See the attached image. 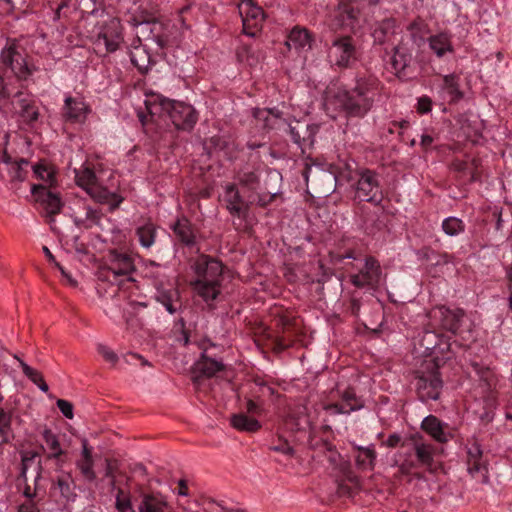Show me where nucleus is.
Masks as SVG:
<instances>
[{"label":"nucleus","mask_w":512,"mask_h":512,"mask_svg":"<svg viewBox=\"0 0 512 512\" xmlns=\"http://www.w3.org/2000/svg\"><path fill=\"white\" fill-rule=\"evenodd\" d=\"M379 87L380 82L374 76L358 77L351 91L332 84L325 92V109L328 113L342 111L348 116L362 117L372 107Z\"/></svg>","instance_id":"obj_1"},{"label":"nucleus","mask_w":512,"mask_h":512,"mask_svg":"<svg viewBox=\"0 0 512 512\" xmlns=\"http://www.w3.org/2000/svg\"><path fill=\"white\" fill-rule=\"evenodd\" d=\"M144 103L151 118L167 116L177 129L190 130L197 122V113L190 104L172 101L155 93L146 95Z\"/></svg>","instance_id":"obj_2"},{"label":"nucleus","mask_w":512,"mask_h":512,"mask_svg":"<svg viewBox=\"0 0 512 512\" xmlns=\"http://www.w3.org/2000/svg\"><path fill=\"white\" fill-rule=\"evenodd\" d=\"M196 279L192 282L194 291L206 302L217 298L222 280V264L213 258L201 255L193 265Z\"/></svg>","instance_id":"obj_3"},{"label":"nucleus","mask_w":512,"mask_h":512,"mask_svg":"<svg viewBox=\"0 0 512 512\" xmlns=\"http://www.w3.org/2000/svg\"><path fill=\"white\" fill-rule=\"evenodd\" d=\"M94 49L99 54L113 53L123 43L122 25L119 19L108 17L97 23L90 34Z\"/></svg>","instance_id":"obj_4"},{"label":"nucleus","mask_w":512,"mask_h":512,"mask_svg":"<svg viewBox=\"0 0 512 512\" xmlns=\"http://www.w3.org/2000/svg\"><path fill=\"white\" fill-rule=\"evenodd\" d=\"M76 184L85 190L93 199L101 203L115 202L119 204L122 199L118 198L116 194L109 192L100 183L95 173L86 166L80 169H75Z\"/></svg>","instance_id":"obj_5"},{"label":"nucleus","mask_w":512,"mask_h":512,"mask_svg":"<svg viewBox=\"0 0 512 512\" xmlns=\"http://www.w3.org/2000/svg\"><path fill=\"white\" fill-rule=\"evenodd\" d=\"M419 345L423 349V353L434 356V366L436 367H439L444 360H449L452 357L449 339L435 331H425L421 336Z\"/></svg>","instance_id":"obj_6"},{"label":"nucleus","mask_w":512,"mask_h":512,"mask_svg":"<svg viewBox=\"0 0 512 512\" xmlns=\"http://www.w3.org/2000/svg\"><path fill=\"white\" fill-rule=\"evenodd\" d=\"M355 196L360 201L380 203L382 193L375 172L363 169L356 173Z\"/></svg>","instance_id":"obj_7"},{"label":"nucleus","mask_w":512,"mask_h":512,"mask_svg":"<svg viewBox=\"0 0 512 512\" xmlns=\"http://www.w3.org/2000/svg\"><path fill=\"white\" fill-rule=\"evenodd\" d=\"M351 283L357 288L375 289L382 283V272L379 262L367 257L358 273L350 275Z\"/></svg>","instance_id":"obj_8"},{"label":"nucleus","mask_w":512,"mask_h":512,"mask_svg":"<svg viewBox=\"0 0 512 512\" xmlns=\"http://www.w3.org/2000/svg\"><path fill=\"white\" fill-rule=\"evenodd\" d=\"M328 57L331 63L339 67L350 66L357 59V50L352 38H335L329 48Z\"/></svg>","instance_id":"obj_9"},{"label":"nucleus","mask_w":512,"mask_h":512,"mask_svg":"<svg viewBox=\"0 0 512 512\" xmlns=\"http://www.w3.org/2000/svg\"><path fill=\"white\" fill-rule=\"evenodd\" d=\"M361 2L375 3L373 0ZM360 21V1L342 0L334 14V26L354 29Z\"/></svg>","instance_id":"obj_10"},{"label":"nucleus","mask_w":512,"mask_h":512,"mask_svg":"<svg viewBox=\"0 0 512 512\" xmlns=\"http://www.w3.org/2000/svg\"><path fill=\"white\" fill-rule=\"evenodd\" d=\"M238 10L242 18L244 33L254 37L264 21L262 8L252 0H244L239 4Z\"/></svg>","instance_id":"obj_11"},{"label":"nucleus","mask_w":512,"mask_h":512,"mask_svg":"<svg viewBox=\"0 0 512 512\" xmlns=\"http://www.w3.org/2000/svg\"><path fill=\"white\" fill-rule=\"evenodd\" d=\"M430 317L444 330L456 334L463 322L464 311L440 306L431 310Z\"/></svg>","instance_id":"obj_12"},{"label":"nucleus","mask_w":512,"mask_h":512,"mask_svg":"<svg viewBox=\"0 0 512 512\" xmlns=\"http://www.w3.org/2000/svg\"><path fill=\"white\" fill-rule=\"evenodd\" d=\"M31 192L35 197V200L43 206L47 217H49V223L51 224L52 229L55 230L56 228L53 226V217L61 210L62 202L60 197L58 194L48 190L44 185H33Z\"/></svg>","instance_id":"obj_13"},{"label":"nucleus","mask_w":512,"mask_h":512,"mask_svg":"<svg viewBox=\"0 0 512 512\" xmlns=\"http://www.w3.org/2000/svg\"><path fill=\"white\" fill-rule=\"evenodd\" d=\"M1 59L3 64L9 67L17 77L22 78L29 74L25 57L15 42L8 43L2 50Z\"/></svg>","instance_id":"obj_14"},{"label":"nucleus","mask_w":512,"mask_h":512,"mask_svg":"<svg viewBox=\"0 0 512 512\" xmlns=\"http://www.w3.org/2000/svg\"><path fill=\"white\" fill-rule=\"evenodd\" d=\"M416 387L422 401L437 400L442 388L438 371L433 369L428 374L420 375L417 378Z\"/></svg>","instance_id":"obj_15"},{"label":"nucleus","mask_w":512,"mask_h":512,"mask_svg":"<svg viewBox=\"0 0 512 512\" xmlns=\"http://www.w3.org/2000/svg\"><path fill=\"white\" fill-rule=\"evenodd\" d=\"M467 470L478 481L482 483L488 481L486 465L483 461V451L476 441L469 443L467 447Z\"/></svg>","instance_id":"obj_16"},{"label":"nucleus","mask_w":512,"mask_h":512,"mask_svg":"<svg viewBox=\"0 0 512 512\" xmlns=\"http://www.w3.org/2000/svg\"><path fill=\"white\" fill-rule=\"evenodd\" d=\"M28 165V161L21 159L12 161L5 150H0V179L3 181H22L25 177L23 167Z\"/></svg>","instance_id":"obj_17"},{"label":"nucleus","mask_w":512,"mask_h":512,"mask_svg":"<svg viewBox=\"0 0 512 512\" xmlns=\"http://www.w3.org/2000/svg\"><path fill=\"white\" fill-rule=\"evenodd\" d=\"M156 294L155 299L159 302L168 313H176L180 307V293L174 284H170L169 287H165L162 280H156L155 283Z\"/></svg>","instance_id":"obj_18"},{"label":"nucleus","mask_w":512,"mask_h":512,"mask_svg":"<svg viewBox=\"0 0 512 512\" xmlns=\"http://www.w3.org/2000/svg\"><path fill=\"white\" fill-rule=\"evenodd\" d=\"M89 113L90 107L82 97L67 96L65 98L63 116L67 121L73 123H84Z\"/></svg>","instance_id":"obj_19"},{"label":"nucleus","mask_w":512,"mask_h":512,"mask_svg":"<svg viewBox=\"0 0 512 512\" xmlns=\"http://www.w3.org/2000/svg\"><path fill=\"white\" fill-rule=\"evenodd\" d=\"M71 211V218L79 228L89 229L99 224L100 213L81 201L75 203Z\"/></svg>","instance_id":"obj_20"},{"label":"nucleus","mask_w":512,"mask_h":512,"mask_svg":"<svg viewBox=\"0 0 512 512\" xmlns=\"http://www.w3.org/2000/svg\"><path fill=\"white\" fill-rule=\"evenodd\" d=\"M134 270V263L132 258L124 253H119L113 251L109 255V264H108V279L112 281L116 280L118 276L129 275Z\"/></svg>","instance_id":"obj_21"},{"label":"nucleus","mask_w":512,"mask_h":512,"mask_svg":"<svg viewBox=\"0 0 512 512\" xmlns=\"http://www.w3.org/2000/svg\"><path fill=\"white\" fill-rule=\"evenodd\" d=\"M93 447L88 444L87 439L81 440V452L75 465L85 480L92 482L96 479L94 471Z\"/></svg>","instance_id":"obj_22"},{"label":"nucleus","mask_w":512,"mask_h":512,"mask_svg":"<svg viewBox=\"0 0 512 512\" xmlns=\"http://www.w3.org/2000/svg\"><path fill=\"white\" fill-rule=\"evenodd\" d=\"M421 428L437 442L445 443L451 438V434L447 431V424L434 415L426 416L422 420Z\"/></svg>","instance_id":"obj_23"},{"label":"nucleus","mask_w":512,"mask_h":512,"mask_svg":"<svg viewBox=\"0 0 512 512\" xmlns=\"http://www.w3.org/2000/svg\"><path fill=\"white\" fill-rule=\"evenodd\" d=\"M452 35L447 32H439L428 38L430 50L438 57L444 58L454 53Z\"/></svg>","instance_id":"obj_24"},{"label":"nucleus","mask_w":512,"mask_h":512,"mask_svg":"<svg viewBox=\"0 0 512 512\" xmlns=\"http://www.w3.org/2000/svg\"><path fill=\"white\" fill-rule=\"evenodd\" d=\"M286 45L289 50H295L297 53H304L312 47V37L305 28L294 27L287 38Z\"/></svg>","instance_id":"obj_25"},{"label":"nucleus","mask_w":512,"mask_h":512,"mask_svg":"<svg viewBox=\"0 0 512 512\" xmlns=\"http://www.w3.org/2000/svg\"><path fill=\"white\" fill-rule=\"evenodd\" d=\"M363 402L358 399L353 392L346 391L342 396V403H334L325 406V410L332 415L350 414L353 411L360 410Z\"/></svg>","instance_id":"obj_26"},{"label":"nucleus","mask_w":512,"mask_h":512,"mask_svg":"<svg viewBox=\"0 0 512 512\" xmlns=\"http://www.w3.org/2000/svg\"><path fill=\"white\" fill-rule=\"evenodd\" d=\"M135 25L140 27V33L147 34V39L154 42L159 48L163 49L168 46L169 38L166 34L161 33L163 26L159 22L139 21Z\"/></svg>","instance_id":"obj_27"},{"label":"nucleus","mask_w":512,"mask_h":512,"mask_svg":"<svg viewBox=\"0 0 512 512\" xmlns=\"http://www.w3.org/2000/svg\"><path fill=\"white\" fill-rule=\"evenodd\" d=\"M168 508L169 503L162 494H143L138 505L139 512H167Z\"/></svg>","instance_id":"obj_28"},{"label":"nucleus","mask_w":512,"mask_h":512,"mask_svg":"<svg viewBox=\"0 0 512 512\" xmlns=\"http://www.w3.org/2000/svg\"><path fill=\"white\" fill-rule=\"evenodd\" d=\"M440 97L448 102H455L462 98L459 87V77L455 74L445 75L440 88Z\"/></svg>","instance_id":"obj_29"},{"label":"nucleus","mask_w":512,"mask_h":512,"mask_svg":"<svg viewBox=\"0 0 512 512\" xmlns=\"http://www.w3.org/2000/svg\"><path fill=\"white\" fill-rule=\"evenodd\" d=\"M16 109L24 121L33 123L38 119L39 112L36 101L30 96L19 94L16 101Z\"/></svg>","instance_id":"obj_30"},{"label":"nucleus","mask_w":512,"mask_h":512,"mask_svg":"<svg viewBox=\"0 0 512 512\" xmlns=\"http://www.w3.org/2000/svg\"><path fill=\"white\" fill-rule=\"evenodd\" d=\"M230 424L234 429L246 433H255L261 429V423L244 412L233 414L230 417Z\"/></svg>","instance_id":"obj_31"},{"label":"nucleus","mask_w":512,"mask_h":512,"mask_svg":"<svg viewBox=\"0 0 512 512\" xmlns=\"http://www.w3.org/2000/svg\"><path fill=\"white\" fill-rule=\"evenodd\" d=\"M223 201L226 203V207L231 214L240 216L244 211V202L233 184L225 186Z\"/></svg>","instance_id":"obj_32"},{"label":"nucleus","mask_w":512,"mask_h":512,"mask_svg":"<svg viewBox=\"0 0 512 512\" xmlns=\"http://www.w3.org/2000/svg\"><path fill=\"white\" fill-rule=\"evenodd\" d=\"M319 131L318 124L306 125L305 134L301 136L300 134V125L297 127H290V133L293 141L298 144L302 149L306 147H311L315 141V135Z\"/></svg>","instance_id":"obj_33"},{"label":"nucleus","mask_w":512,"mask_h":512,"mask_svg":"<svg viewBox=\"0 0 512 512\" xmlns=\"http://www.w3.org/2000/svg\"><path fill=\"white\" fill-rule=\"evenodd\" d=\"M319 131L318 124L306 125L305 134L301 136L300 134V125L297 127H290V133L293 141L298 144L302 149L306 147H311L315 141V135Z\"/></svg>","instance_id":"obj_34"},{"label":"nucleus","mask_w":512,"mask_h":512,"mask_svg":"<svg viewBox=\"0 0 512 512\" xmlns=\"http://www.w3.org/2000/svg\"><path fill=\"white\" fill-rule=\"evenodd\" d=\"M177 238L187 246L195 243V234L190 222L186 218L178 219L172 226Z\"/></svg>","instance_id":"obj_35"},{"label":"nucleus","mask_w":512,"mask_h":512,"mask_svg":"<svg viewBox=\"0 0 512 512\" xmlns=\"http://www.w3.org/2000/svg\"><path fill=\"white\" fill-rule=\"evenodd\" d=\"M222 362L209 358L202 354V357L195 363V371L206 377H212L223 370Z\"/></svg>","instance_id":"obj_36"},{"label":"nucleus","mask_w":512,"mask_h":512,"mask_svg":"<svg viewBox=\"0 0 512 512\" xmlns=\"http://www.w3.org/2000/svg\"><path fill=\"white\" fill-rule=\"evenodd\" d=\"M33 172L35 177L47 186L52 187L56 184V170L52 164L45 161L39 162L33 166Z\"/></svg>","instance_id":"obj_37"},{"label":"nucleus","mask_w":512,"mask_h":512,"mask_svg":"<svg viewBox=\"0 0 512 512\" xmlns=\"http://www.w3.org/2000/svg\"><path fill=\"white\" fill-rule=\"evenodd\" d=\"M411 55L403 47H395L392 56V66L398 75H406L405 71L409 67Z\"/></svg>","instance_id":"obj_38"},{"label":"nucleus","mask_w":512,"mask_h":512,"mask_svg":"<svg viewBox=\"0 0 512 512\" xmlns=\"http://www.w3.org/2000/svg\"><path fill=\"white\" fill-rule=\"evenodd\" d=\"M139 243L144 248H150L155 243L156 227L151 222H145L136 230Z\"/></svg>","instance_id":"obj_39"},{"label":"nucleus","mask_w":512,"mask_h":512,"mask_svg":"<svg viewBox=\"0 0 512 512\" xmlns=\"http://www.w3.org/2000/svg\"><path fill=\"white\" fill-rule=\"evenodd\" d=\"M130 60L141 72L146 71L151 63V57L143 46H136L130 51Z\"/></svg>","instance_id":"obj_40"},{"label":"nucleus","mask_w":512,"mask_h":512,"mask_svg":"<svg viewBox=\"0 0 512 512\" xmlns=\"http://www.w3.org/2000/svg\"><path fill=\"white\" fill-rule=\"evenodd\" d=\"M356 464L360 469L372 470L374 468L376 453L371 447H357Z\"/></svg>","instance_id":"obj_41"},{"label":"nucleus","mask_w":512,"mask_h":512,"mask_svg":"<svg viewBox=\"0 0 512 512\" xmlns=\"http://www.w3.org/2000/svg\"><path fill=\"white\" fill-rule=\"evenodd\" d=\"M394 22L386 20L382 22L373 32L374 41L383 44L392 40L394 34Z\"/></svg>","instance_id":"obj_42"},{"label":"nucleus","mask_w":512,"mask_h":512,"mask_svg":"<svg viewBox=\"0 0 512 512\" xmlns=\"http://www.w3.org/2000/svg\"><path fill=\"white\" fill-rule=\"evenodd\" d=\"M42 436L46 446L50 450L49 458L56 459L63 454L58 437L50 429H44Z\"/></svg>","instance_id":"obj_43"},{"label":"nucleus","mask_w":512,"mask_h":512,"mask_svg":"<svg viewBox=\"0 0 512 512\" xmlns=\"http://www.w3.org/2000/svg\"><path fill=\"white\" fill-rule=\"evenodd\" d=\"M442 230L448 236H457L464 232L465 224L460 218L450 216L443 220Z\"/></svg>","instance_id":"obj_44"},{"label":"nucleus","mask_w":512,"mask_h":512,"mask_svg":"<svg viewBox=\"0 0 512 512\" xmlns=\"http://www.w3.org/2000/svg\"><path fill=\"white\" fill-rule=\"evenodd\" d=\"M285 428L291 431H305L310 428L311 422L308 416L302 414L296 417L294 414L289 415L284 422Z\"/></svg>","instance_id":"obj_45"},{"label":"nucleus","mask_w":512,"mask_h":512,"mask_svg":"<svg viewBox=\"0 0 512 512\" xmlns=\"http://www.w3.org/2000/svg\"><path fill=\"white\" fill-rule=\"evenodd\" d=\"M19 363L25 376H27L34 384H36L42 392L46 393L49 388L44 381L42 374L34 368L30 367L22 360H19Z\"/></svg>","instance_id":"obj_46"},{"label":"nucleus","mask_w":512,"mask_h":512,"mask_svg":"<svg viewBox=\"0 0 512 512\" xmlns=\"http://www.w3.org/2000/svg\"><path fill=\"white\" fill-rule=\"evenodd\" d=\"M11 413L0 407V445L9 441L12 436Z\"/></svg>","instance_id":"obj_47"},{"label":"nucleus","mask_w":512,"mask_h":512,"mask_svg":"<svg viewBox=\"0 0 512 512\" xmlns=\"http://www.w3.org/2000/svg\"><path fill=\"white\" fill-rule=\"evenodd\" d=\"M478 375L481 385L485 390H491L497 385L498 378L493 370L489 368L481 369L478 371Z\"/></svg>","instance_id":"obj_48"},{"label":"nucleus","mask_w":512,"mask_h":512,"mask_svg":"<svg viewBox=\"0 0 512 512\" xmlns=\"http://www.w3.org/2000/svg\"><path fill=\"white\" fill-rule=\"evenodd\" d=\"M417 459L423 465H430L433 460V447L429 444L420 443L415 446Z\"/></svg>","instance_id":"obj_49"},{"label":"nucleus","mask_w":512,"mask_h":512,"mask_svg":"<svg viewBox=\"0 0 512 512\" xmlns=\"http://www.w3.org/2000/svg\"><path fill=\"white\" fill-rule=\"evenodd\" d=\"M70 477H61L57 480V487L66 500H73L75 497Z\"/></svg>","instance_id":"obj_50"},{"label":"nucleus","mask_w":512,"mask_h":512,"mask_svg":"<svg viewBox=\"0 0 512 512\" xmlns=\"http://www.w3.org/2000/svg\"><path fill=\"white\" fill-rule=\"evenodd\" d=\"M237 56L241 62H246L249 66H253L258 62V57L254 55L252 48L246 45L239 49Z\"/></svg>","instance_id":"obj_51"},{"label":"nucleus","mask_w":512,"mask_h":512,"mask_svg":"<svg viewBox=\"0 0 512 512\" xmlns=\"http://www.w3.org/2000/svg\"><path fill=\"white\" fill-rule=\"evenodd\" d=\"M97 351L99 354H101L103 356V358L106 361L110 362L113 365L116 364V362L118 361L117 354L104 344H98Z\"/></svg>","instance_id":"obj_52"},{"label":"nucleus","mask_w":512,"mask_h":512,"mask_svg":"<svg viewBox=\"0 0 512 512\" xmlns=\"http://www.w3.org/2000/svg\"><path fill=\"white\" fill-rule=\"evenodd\" d=\"M254 117L257 120L264 121V127H271L272 125L269 123L270 118L271 117L277 118L278 115L275 114L272 110L256 109L254 112Z\"/></svg>","instance_id":"obj_53"},{"label":"nucleus","mask_w":512,"mask_h":512,"mask_svg":"<svg viewBox=\"0 0 512 512\" xmlns=\"http://www.w3.org/2000/svg\"><path fill=\"white\" fill-rule=\"evenodd\" d=\"M57 407L59 408V410L61 411V413L68 419H72L74 414H73V405L67 401V400H63V399H59L57 401Z\"/></svg>","instance_id":"obj_54"},{"label":"nucleus","mask_w":512,"mask_h":512,"mask_svg":"<svg viewBox=\"0 0 512 512\" xmlns=\"http://www.w3.org/2000/svg\"><path fill=\"white\" fill-rule=\"evenodd\" d=\"M432 101L428 96H422L418 99L417 102V111L419 113L425 114L431 111Z\"/></svg>","instance_id":"obj_55"},{"label":"nucleus","mask_w":512,"mask_h":512,"mask_svg":"<svg viewBox=\"0 0 512 512\" xmlns=\"http://www.w3.org/2000/svg\"><path fill=\"white\" fill-rule=\"evenodd\" d=\"M116 507L120 512H131L132 505L129 498H121L120 494L116 498Z\"/></svg>","instance_id":"obj_56"},{"label":"nucleus","mask_w":512,"mask_h":512,"mask_svg":"<svg viewBox=\"0 0 512 512\" xmlns=\"http://www.w3.org/2000/svg\"><path fill=\"white\" fill-rule=\"evenodd\" d=\"M258 176L254 172L245 173L243 176L240 177V181L244 183L247 186H253L257 182Z\"/></svg>","instance_id":"obj_57"},{"label":"nucleus","mask_w":512,"mask_h":512,"mask_svg":"<svg viewBox=\"0 0 512 512\" xmlns=\"http://www.w3.org/2000/svg\"><path fill=\"white\" fill-rule=\"evenodd\" d=\"M272 450L281 452L283 454L290 455L293 453V448L287 442H283L279 445H275L271 447Z\"/></svg>","instance_id":"obj_58"},{"label":"nucleus","mask_w":512,"mask_h":512,"mask_svg":"<svg viewBox=\"0 0 512 512\" xmlns=\"http://www.w3.org/2000/svg\"><path fill=\"white\" fill-rule=\"evenodd\" d=\"M55 266L59 269L63 279H65L67 281L68 284L70 285H75V281L74 279L72 278V276L70 275V273H68L63 266H61L59 263H55Z\"/></svg>","instance_id":"obj_59"},{"label":"nucleus","mask_w":512,"mask_h":512,"mask_svg":"<svg viewBox=\"0 0 512 512\" xmlns=\"http://www.w3.org/2000/svg\"><path fill=\"white\" fill-rule=\"evenodd\" d=\"M434 141V138L429 134H422L421 135V145L424 148H428Z\"/></svg>","instance_id":"obj_60"},{"label":"nucleus","mask_w":512,"mask_h":512,"mask_svg":"<svg viewBox=\"0 0 512 512\" xmlns=\"http://www.w3.org/2000/svg\"><path fill=\"white\" fill-rule=\"evenodd\" d=\"M178 484H179V489L177 491V495L188 496V488H187L186 481L181 479V480H179Z\"/></svg>","instance_id":"obj_61"},{"label":"nucleus","mask_w":512,"mask_h":512,"mask_svg":"<svg viewBox=\"0 0 512 512\" xmlns=\"http://www.w3.org/2000/svg\"><path fill=\"white\" fill-rule=\"evenodd\" d=\"M399 441L400 436L397 434H392L387 438L385 444L389 447H395L399 443Z\"/></svg>","instance_id":"obj_62"},{"label":"nucleus","mask_w":512,"mask_h":512,"mask_svg":"<svg viewBox=\"0 0 512 512\" xmlns=\"http://www.w3.org/2000/svg\"><path fill=\"white\" fill-rule=\"evenodd\" d=\"M43 252L44 254L46 255V257L48 258V260L53 263L55 265V263H58L56 260H55V257L53 256V254L51 253V251L48 249V247L44 246L43 247Z\"/></svg>","instance_id":"obj_63"},{"label":"nucleus","mask_w":512,"mask_h":512,"mask_svg":"<svg viewBox=\"0 0 512 512\" xmlns=\"http://www.w3.org/2000/svg\"><path fill=\"white\" fill-rule=\"evenodd\" d=\"M505 418L512 421V404H510L505 411Z\"/></svg>","instance_id":"obj_64"}]
</instances>
